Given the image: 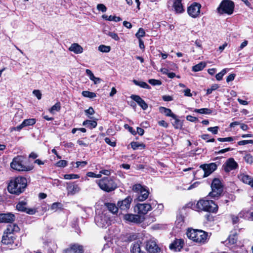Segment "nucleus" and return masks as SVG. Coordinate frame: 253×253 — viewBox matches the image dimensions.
Here are the masks:
<instances>
[{
    "instance_id": "f257e3e1",
    "label": "nucleus",
    "mask_w": 253,
    "mask_h": 253,
    "mask_svg": "<svg viewBox=\"0 0 253 253\" xmlns=\"http://www.w3.org/2000/svg\"><path fill=\"white\" fill-rule=\"evenodd\" d=\"M27 184V180L26 178L18 176L10 181L7 189L11 194L19 195L24 191Z\"/></svg>"
},
{
    "instance_id": "f03ea898",
    "label": "nucleus",
    "mask_w": 253,
    "mask_h": 253,
    "mask_svg": "<svg viewBox=\"0 0 253 253\" xmlns=\"http://www.w3.org/2000/svg\"><path fill=\"white\" fill-rule=\"evenodd\" d=\"M186 235L189 239L200 244L205 243L208 237L207 232L198 229H188Z\"/></svg>"
},
{
    "instance_id": "7ed1b4c3",
    "label": "nucleus",
    "mask_w": 253,
    "mask_h": 253,
    "mask_svg": "<svg viewBox=\"0 0 253 253\" xmlns=\"http://www.w3.org/2000/svg\"><path fill=\"white\" fill-rule=\"evenodd\" d=\"M196 207L198 211H205L216 213L218 211V206L212 201L202 199L198 201Z\"/></svg>"
},
{
    "instance_id": "20e7f679",
    "label": "nucleus",
    "mask_w": 253,
    "mask_h": 253,
    "mask_svg": "<svg viewBox=\"0 0 253 253\" xmlns=\"http://www.w3.org/2000/svg\"><path fill=\"white\" fill-rule=\"evenodd\" d=\"M99 188L106 192H110L115 190L118 186L114 179L110 177H104L96 181Z\"/></svg>"
},
{
    "instance_id": "39448f33",
    "label": "nucleus",
    "mask_w": 253,
    "mask_h": 253,
    "mask_svg": "<svg viewBox=\"0 0 253 253\" xmlns=\"http://www.w3.org/2000/svg\"><path fill=\"white\" fill-rule=\"evenodd\" d=\"M24 158L22 156H17L14 158L10 163L11 168L19 171H28L33 169V167L26 166L24 164Z\"/></svg>"
},
{
    "instance_id": "423d86ee",
    "label": "nucleus",
    "mask_w": 253,
    "mask_h": 253,
    "mask_svg": "<svg viewBox=\"0 0 253 253\" xmlns=\"http://www.w3.org/2000/svg\"><path fill=\"white\" fill-rule=\"evenodd\" d=\"M234 8V3L230 0H223L217 8L218 13L220 14H227L231 15L233 13Z\"/></svg>"
},
{
    "instance_id": "0eeeda50",
    "label": "nucleus",
    "mask_w": 253,
    "mask_h": 253,
    "mask_svg": "<svg viewBox=\"0 0 253 253\" xmlns=\"http://www.w3.org/2000/svg\"><path fill=\"white\" fill-rule=\"evenodd\" d=\"M211 188L212 191L209 193V195L212 198H215L220 196L223 191V188L219 179L214 178L211 183Z\"/></svg>"
},
{
    "instance_id": "6e6552de",
    "label": "nucleus",
    "mask_w": 253,
    "mask_h": 253,
    "mask_svg": "<svg viewBox=\"0 0 253 253\" xmlns=\"http://www.w3.org/2000/svg\"><path fill=\"white\" fill-rule=\"evenodd\" d=\"M132 190L134 192L139 194L137 197V199L139 201H145L148 197L149 194L148 190L140 184H135L133 186Z\"/></svg>"
},
{
    "instance_id": "1a4fd4ad",
    "label": "nucleus",
    "mask_w": 253,
    "mask_h": 253,
    "mask_svg": "<svg viewBox=\"0 0 253 253\" xmlns=\"http://www.w3.org/2000/svg\"><path fill=\"white\" fill-rule=\"evenodd\" d=\"M201 7L200 3L194 2L188 7L187 12L191 17L196 18L200 14Z\"/></svg>"
},
{
    "instance_id": "9d476101",
    "label": "nucleus",
    "mask_w": 253,
    "mask_h": 253,
    "mask_svg": "<svg viewBox=\"0 0 253 253\" xmlns=\"http://www.w3.org/2000/svg\"><path fill=\"white\" fill-rule=\"evenodd\" d=\"M204 171V177H206L209 176L217 169V165L214 163H211L208 164H203L200 166Z\"/></svg>"
},
{
    "instance_id": "9b49d317",
    "label": "nucleus",
    "mask_w": 253,
    "mask_h": 253,
    "mask_svg": "<svg viewBox=\"0 0 253 253\" xmlns=\"http://www.w3.org/2000/svg\"><path fill=\"white\" fill-rule=\"evenodd\" d=\"M95 221L97 225L101 228L106 227L110 224L109 218L105 214L96 216Z\"/></svg>"
},
{
    "instance_id": "f8f14e48",
    "label": "nucleus",
    "mask_w": 253,
    "mask_h": 253,
    "mask_svg": "<svg viewBox=\"0 0 253 253\" xmlns=\"http://www.w3.org/2000/svg\"><path fill=\"white\" fill-rule=\"evenodd\" d=\"M238 166V164L235 162L234 159L232 158H230L223 165L222 168L225 171L228 172L231 170L236 169Z\"/></svg>"
},
{
    "instance_id": "ddd939ff",
    "label": "nucleus",
    "mask_w": 253,
    "mask_h": 253,
    "mask_svg": "<svg viewBox=\"0 0 253 253\" xmlns=\"http://www.w3.org/2000/svg\"><path fill=\"white\" fill-rule=\"evenodd\" d=\"M27 203L25 201H21L18 203L16 208L19 211L25 212L31 215L34 214L37 212V210L34 208H27Z\"/></svg>"
},
{
    "instance_id": "4468645a",
    "label": "nucleus",
    "mask_w": 253,
    "mask_h": 253,
    "mask_svg": "<svg viewBox=\"0 0 253 253\" xmlns=\"http://www.w3.org/2000/svg\"><path fill=\"white\" fill-rule=\"evenodd\" d=\"M145 247L149 253H158L160 252V248L157 243L152 240H150L146 242Z\"/></svg>"
},
{
    "instance_id": "2eb2a0df",
    "label": "nucleus",
    "mask_w": 253,
    "mask_h": 253,
    "mask_svg": "<svg viewBox=\"0 0 253 253\" xmlns=\"http://www.w3.org/2000/svg\"><path fill=\"white\" fill-rule=\"evenodd\" d=\"M184 244L182 239H175L169 246L171 250L174 252H179L182 249Z\"/></svg>"
},
{
    "instance_id": "dca6fc26",
    "label": "nucleus",
    "mask_w": 253,
    "mask_h": 253,
    "mask_svg": "<svg viewBox=\"0 0 253 253\" xmlns=\"http://www.w3.org/2000/svg\"><path fill=\"white\" fill-rule=\"evenodd\" d=\"M15 239L14 234H10L4 231L2 237L1 242L5 245H11L14 243Z\"/></svg>"
},
{
    "instance_id": "f3484780",
    "label": "nucleus",
    "mask_w": 253,
    "mask_h": 253,
    "mask_svg": "<svg viewBox=\"0 0 253 253\" xmlns=\"http://www.w3.org/2000/svg\"><path fill=\"white\" fill-rule=\"evenodd\" d=\"M135 208L138 213L145 214L152 210V206L150 204L147 203L138 204Z\"/></svg>"
},
{
    "instance_id": "a211bd4d",
    "label": "nucleus",
    "mask_w": 253,
    "mask_h": 253,
    "mask_svg": "<svg viewBox=\"0 0 253 253\" xmlns=\"http://www.w3.org/2000/svg\"><path fill=\"white\" fill-rule=\"evenodd\" d=\"M36 122V120L35 119H28L24 120L23 122L19 126L16 127H13L11 128V131L12 130H17L20 131L22 128L24 127L33 126Z\"/></svg>"
},
{
    "instance_id": "6ab92c4d",
    "label": "nucleus",
    "mask_w": 253,
    "mask_h": 253,
    "mask_svg": "<svg viewBox=\"0 0 253 253\" xmlns=\"http://www.w3.org/2000/svg\"><path fill=\"white\" fill-rule=\"evenodd\" d=\"M131 201V198L128 196L124 200L119 201L117 206L122 210H127L129 208Z\"/></svg>"
},
{
    "instance_id": "aec40b11",
    "label": "nucleus",
    "mask_w": 253,
    "mask_h": 253,
    "mask_svg": "<svg viewBox=\"0 0 253 253\" xmlns=\"http://www.w3.org/2000/svg\"><path fill=\"white\" fill-rule=\"evenodd\" d=\"M64 253H83L82 246L78 244L70 245L64 251Z\"/></svg>"
},
{
    "instance_id": "412c9836",
    "label": "nucleus",
    "mask_w": 253,
    "mask_h": 253,
    "mask_svg": "<svg viewBox=\"0 0 253 253\" xmlns=\"http://www.w3.org/2000/svg\"><path fill=\"white\" fill-rule=\"evenodd\" d=\"M15 215L11 213H0V223H9L14 221Z\"/></svg>"
},
{
    "instance_id": "4be33fe9",
    "label": "nucleus",
    "mask_w": 253,
    "mask_h": 253,
    "mask_svg": "<svg viewBox=\"0 0 253 253\" xmlns=\"http://www.w3.org/2000/svg\"><path fill=\"white\" fill-rule=\"evenodd\" d=\"M67 190L68 194L74 195L77 193H78L81 189L78 185L74 183H67Z\"/></svg>"
},
{
    "instance_id": "5701e85b",
    "label": "nucleus",
    "mask_w": 253,
    "mask_h": 253,
    "mask_svg": "<svg viewBox=\"0 0 253 253\" xmlns=\"http://www.w3.org/2000/svg\"><path fill=\"white\" fill-rule=\"evenodd\" d=\"M141 242L137 241L134 242L131 246V253H146L141 249Z\"/></svg>"
},
{
    "instance_id": "b1692460",
    "label": "nucleus",
    "mask_w": 253,
    "mask_h": 253,
    "mask_svg": "<svg viewBox=\"0 0 253 253\" xmlns=\"http://www.w3.org/2000/svg\"><path fill=\"white\" fill-rule=\"evenodd\" d=\"M172 7L176 13H181L184 11L182 0H172Z\"/></svg>"
},
{
    "instance_id": "393cba45",
    "label": "nucleus",
    "mask_w": 253,
    "mask_h": 253,
    "mask_svg": "<svg viewBox=\"0 0 253 253\" xmlns=\"http://www.w3.org/2000/svg\"><path fill=\"white\" fill-rule=\"evenodd\" d=\"M130 97L132 99L136 102L143 110H145L147 109L148 105L147 103L139 96L132 95Z\"/></svg>"
},
{
    "instance_id": "a878e982",
    "label": "nucleus",
    "mask_w": 253,
    "mask_h": 253,
    "mask_svg": "<svg viewBox=\"0 0 253 253\" xmlns=\"http://www.w3.org/2000/svg\"><path fill=\"white\" fill-rule=\"evenodd\" d=\"M124 219L128 221L134 223L141 222V218L139 215L132 214H126L124 215Z\"/></svg>"
},
{
    "instance_id": "bb28decb",
    "label": "nucleus",
    "mask_w": 253,
    "mask_h": 253,
    "mask_svg": "<svg viewBox=\"0 0 253 253\" xmlns=\"http://www.w3.org/2000/svg\"><path fill=\"white\" fill-rule=\"evenodd\" d=\"M239 178L244 183L250 185L253 188V178L248 175L242 173L240 174Z\"/></svg>"
},
{
    "instance_id": "cd10ccee",
    "label": "nucleus",
    "mask_w": 253,
    "mask_h": 253,
    "mask_svg": "<svg viewBox=\"0 0 253 253\" xmlns=\"http://www.w3.org/2000/svg\"><path fill=\"white\" fill-rule=\"evenodd\" d=\"M69 50L75 54H81L83 52L84 49L78 43H74L71 45L69 48Z\"/></svg>"
},
{
    "instance_id": "c85d7f7f",
    "label": "nucleus",
    "mask_w": 253,
    "mask_h": 253,
    "mask_svg": "<svg viewBox=\"0 0 253 253\" xmlns=\"http://www.w3.org/2000/svg\"><path fill=\"white\" fill-rule=\"evenodd\" d=\"M159 111L161 113L164 114L167 116L175 118V115L172 112L170 109L164 107H160L159 108Z\"/></svg>"
},
{
    "instance_id": "c756f323",
    "label": "nucleus",
    "mask_w": 253,
    "mask_h": 253,
    "mask_svg": "<svg viewBox=\"0 0 253 253\" xmlns=\"http://www.w3.org/2000/svg\"><path fill=\"white\" fill-rule=\"evenodd\" d=\"M19 230V227L15 224H11L7 226V227L5 231L10 234H14V232H17Z\"/></svg>"
},
{
    "instance_id": "7c9ffc66",
    "label": "nucleus",
    "mask_w": 253,
    "mask_h": 253,
    "mask_svg": "<svg viewBox=\"0 0 253 253\" xmlns=\"http://www.w3.org/2000/svg\"><path fill=\"white\" fill-rule=\"evenodd\" d=\"M85 72L86 74L89 76L90 80L92 81L94 84H97L100 83L101 80L99 78L95 77L91 70L89 69H86Z\"/></svg>"
},
{
    "instance_id": "2f4dec72",
    "label": "nucleus",
    "mask_w": 253,
    "mask_h": 253,
    "mask_svg": "<svg viewBox=\"0 0 253 253\" xmlns=\"http://www.w3.org/2000/svg\"><path fill=\"white\" fill-rule=\"evenodd\" d=\"M83 125L86 126L90 129H92L95 128L97 126V123L95 121L87 120L83 122Z\"/></svg>"
},
{
    "instance_id": "473e14b6",
    "label": "nucleus",
    "mask_w": 253,
    "mask_h": 253,
    "mask_svg": "<svg viewBox=\"0 0 253 253\" xmlns=\"http://www.w3.org/2000/svg\"><path fill=\"white\" fill-rule=\"evenodd\" d=\"M102 17L106 20L110 21H113L115 22H119L122 20V19L120 17H117L115 16H107L105 14H104L102 16Z\"/></svg>"
},
{
    "instance_id": "72a5a7b5",
    "label": "nucleus",
    "mask_w": 253,
    "mask_h": 253,
    "mask_svg": "<svg viewBox=\"0 0 253 253\" xmlns=\"http://www.w3.org/2000/svg\"><path fill=\"white\" fill-rule=\"evenodd\" d=\"M206 66L205 62H201L199 64L193 66L192 71L194 72H198L202 70Z\"/></svg>"
},
{
    "instance_id": "f704fd0d",
    "label": "nucleus",
    "mask_w": 253,
    "mask_h": 253,
    "mask_svg": "<svg viewBox=\"0 0 253 253\" xmlns=\"http://www.w3.org/2000/svg\"><path fill=\"white\" fill-rule=\"evenodd\" d=\"M106 206L107 207L108 210L113 213H116L118 211V207L116 206L115 204L113 203H106Z\"/></svg>"
},
{
    "instance_id": "c9c22d12",
    "label": "nucleus",
    "mask_w": 253,
    "mask_h": 253,
    "mask_svg": "<svg viewBox=\"0 0 253 253\" xmlns=\"http://www.w3.org/2000/svg\"><path fill=\"white\" fill-rule=\"evenodd\" d=\"M131 148L133 150H136L139 148L144 149L145 148V145L143 143H140L138 142H132L131 143Z\"/></svg>"
},
{
    "instance_id": "e433bc0d",
    "label": "nucleus",
    "mask_w": 253,
    "mask_h": 253,
    "mask_svg": "<svg viewBox=\"0 0 253 253\" xmlns=\"http://www.w3.org/2000/svg\"><path fill=\"white\" fill-rule=\"evenodd\" d=\"M133 82L135 85L139 86L142 88H147V89L150 88V86L145 82H138L135 80H133Z\"/></svg>"
},
{
    "instance_id": "4c0bfd02",
    "label": "nucleus",
    "mask_w": 253,
    "mask_h": 253,
    "mask_svg": "<svg viewBox=\"0 0 253 253\" xmlns=\"http://www.w3.org/2000/svg\"><path fill=\"white\" fill-rule=\"evenodd\" d=\"M174 119V122L172 123V125L176 129H181L182 127V123L177 118V116L175 115V118H173Z\"/></svg>"
},
{
    "instance_id": "58836bf2",
    "label": "nucleus",
    "mask_w": 253,
    "mask_h": 253,
    "mask_svg": "<svg viewBox=\"0 0 253 253\" xmlns=\"http://www.w3.org/2000/svg\"><path fill=\"white\" fill-rule=\"evenodd\" d=\"M194 112L202 114H210L211 113L212 111L208 108H201L200 109H195Z\"/></svg>"
},
{
    "instance_id": "ea45409f",
    "label": "nucleus",
    "mask_w": 253,
    "mask_h": 253,
    "mask_svg": "<svg viewBox=\"0 0 253 253\" xmlns=\"http://www.w3.org/2000/svg\"><path fill=\"white\" fill-rule=\"evenodd\" d=\"M83 96L85 97H87L89 98H93L96 96V94L93 92H90L89 91H83L82 93Z\"/></svg>"
},
{
    "instance_id": "a19ab883",
    "label": "nucleus",
    "mask_w": 253,
    "mask_h": 253,
    "mask_svg": "<svg viewBox=\"0 0 253 253\" xmlns=\"http://www.w3.org/2000/svg\"><path fill=\"white\" fill-rule=\"evenodd\" d=\"M61 109L60 103L57 102L49 110V111L52 114H54L55 112H58Z\"/></svg>"
},
{
    "instance_id": "79ce46f5",
    "label": "nucleus",
    "mask_w": 253,
    "mask_h": 253,
    "mask_svg": "<svg viewBox=\"0 0 253 253\" xmlns=\"http://www.w3.org/2000/svg\"><path fill=\"white\" fill-rule=\"evenodd\" d=\"M98 50L102 52L107 53L111 50V47L110 46L102 44L98 46Z\"/></svg>"
},
{
    "instance_id": "37998d69",
    "label": "nucleus",
    "mask_w": 253,
    "mask_h": 253,
    "mask_svg": "<svg viewBox=\"0 0 253 253\" xmlns=\"http://www.w3.org/2000/svg\"><path fill=\"white\" fill-rule=\"evenodd\" d=\"M79 177V175L76 174H66L64 175V178L67 180L77 179Z\"/></svg>"
},
{
    "instance_id": "c03bdc74",
    "label": "nucleus",
    "mask_w": 253,
    "mask_h": 253,
    "mask_svg": "<svg viewBox=\"0 0 253 253\" xmlns=\"http://www.w3.org/2000/svg\"><path fill=\"white\" fill-rule=\"evenodd\" d=\"M62 207V204L59 202H55L52 204L50 207V209L52 211H56L58 209H60Z\"/></svg>"
},
{
    "instance_id": "a18cd8bd",
    "label": "nucleus",
    "mask_w": 253,
    "mask_h": 253,
    "mask_svg": "<svg viewBox=\"0 0 253 253\" xmlns=\"http://www.w3.org/2000/svg\"><path fill=\"white\" fill-rule=\"evenodd\" d=\"M229 243L231 244H234L237 241V237L235 234L230 235L228 238Z\"/></svg>"
},
{
    "instance_id": "49530a36",
    "label": "nucleus",
    "mask_w": 253,
    "mask_h": 253,
    "mask_svg": "<svg viewBox=\"0 0 253 253\" xmlns=\"http://www.w3.org/2000/svg\"><path fill=\"white\" fill-rule=\"evenodd\" d=\"M226 69H223L220 72L217 74L215 76L216 79L217 81H220L222 79L223 76L226 73Z\"/></svg>"
},
{
    "instance_id": "de8ad7c7",
    "label": "nucleus",
    "mask_w": 253,
    "mask_h": 253,
    "mask_svg": "<svg viewBox=\"0 0 253 253\" xmlns=\"http://www.w3.org/2000/svg\"><path fill=\"white\" fill-rule=\"evenodd\" d=\"M145 32L143 29L140 28L139 29L138 31L135 34V36L139 39H141V37H143L145 36Z\"/></svg>"
},
{
    "instance_id": "09e8293b",
    "label": "nucleus",
    "mask_w": 253,
    "mask_h": 253,
    "mask_svg": "<svg viewBox=\"0 0 253 253\" xmlns=\"http://www.w3.org/2000/svg\"><path fill=\"white\" fill-rule=\"evenodd\" d=\"M245 161L249 164L253 163V157L250 154H246L244 157Z\"/></svg>"
},
{
    "instance_id": "8fccbe9b",
    "label": "nucleus",
    "mask_w": 253,
    "mask_h": 253,
    "mask_svg": "<svg viewBox=\"0 0 253 253\" xmlns=\"http://www.w3.org/2000/svg\"><path fill=\"white\" fill-rule=\"evenodd\" d=\"M219 87V86L217 84H212L211 87L207 90V94H210L212 93L214 90H215Z\"/></svg>"
},
{
    "instance_id": "3c124183",
    "label": "nucleus",
    "mask_w": 253,
    "mask_h": 253,
    "mask_svg": "<svg viewBox=\"0 0 253 253\" xmlns=\"http://www.w3.org/2000/svg\"><path fill=\"white\" fill-rule=\"evenodd\" d=\"M148 83L153 85H160L162 84L160 80L155 79H150L148 81Z\"/></svg>"
},
{
    "instance_id": "603ef678",
    "label": "nucleus",
    "mask_w": 253,
    "mask_h": 253,
    "mask_svg": "<svg viewBox=\"0 0 253 253\" xmlns=\"http://www.w3.org/2000/svg\"><path fill=\"white\" fill-rule=\"evenodd\" d=\"M107 35L116 41H118L120 40V38L117 34L114 32H109Z\"/></svg>"
},
{
    "instance_id": "864d4df0",
    "label": "nucleus",
    "mask_w": 253,
    "mask_h": 253,
    "mask_svg": "<svg viewBox=\"0 0 253 253\" xmlns=\"http://www.w3.org/2000/svg\"><path fill=\"white\" fill-rule=\"evenodd\" d=\"M67 165V162L65 160H60L56 164V166L58 167H65Z\"/></svg>"
},
{
    "instance_id": "5fc2aeb1",
    "label": "nucleus",
    "mask_w": 253,
    "mask_h": 253,
    "mask_svg": "<svg viewBox=\"0 0 253 253\" xmlns=\"http://www.w3.org/2000/svg\"><path fill=\"white\" fill-rule=\"evenodd\" d=\"M97 9L99 11H101L103 12L107 10V7L103 4H98L97 5Z\"/></svg>"
},
{
    "instance_id": "6e6d98bb",
    "label": "nucleus",
    "mask_w": 253,
    "mask_h": 253,
    "mask_svg": "<svg viewBox=\"0 0 253 253\" xmlns=\"http://www.w3.org/2000/svg\"><path fill=\"white\" fill-rule=\"evenodd\" d=\"M88 177H94V178H100L101 177V174H96L93 172H88L86 174Z\"/></svg>"
},
{
    "instance_id": "4d7b16f0",
    "label": "nucleus",
    "mask_w": 253,
    "mask_h": 253,
    "mask_svg": "<svg viewBox=\"0 0 253 253\" xmlns=\"http://www.w3.org/2000/svg\"><path fill=\"white\" fill-rule=\"evenodd\" d=\"M218 126L210 127L208 128V130L211 132L213 134H216L218 132Z\"/></svg>"
},
{
    "instance_id": "13d9d810",
    "label": "nucleus",
    "mask_w": 253,
    "mask_h": 253,
    "mask_svg": "<svg viewBox=\"0 0 253 253\" xmlns=\"http://www.w3.org/2000/svg\"><path fill=\"white\" fill-rule=\"evenodd\" d=\"M252 144L253 143V140H241L238 142V144L239 145H245L248 144Z\"/></svg>"
},
{
    "instance_id": "bf43d9fd",
    "label": "nucleus",
    "mask_w": 253,
    "mask_h": 253,
    "mask_svg": "<svg viewBox=\"0 0 253 253\" xmlns=\"http://www.w3.org/2000/svg\"><path fill=\"white\" fill-rule=\"evenodd\" d=\"M33 94L37 97V98L40 100L42 98V93L39 90H34L33 91Z\"/></svg>"
},
{
    "instance_id": "052dcab7",
    "label": "nucleus",
    "mask_w": 253,
    "mask_h": 253,
    "mask_svg": "<svg viewBox=\"0 0 253 253\" xmlns=\"http://www.w3.org/2000/svg\"><path fill=\"white\" fill-rule=\"evenodd\" d=\"M76 164V168H79L80 167H81L82 168H84L87 165V162H86V161L77 162Z\"/></svg>"
},
{
    "instance_id": "680f3d73",
    "label": "nucleus",
    "mask_w": 253,
    "mask_h": 253,
    "mask_svg": "<svg viewBox=\"0 0 253 253\" xmlns=\"http://www.w3.org/2000/svg\"><path fill=\"white\" fill-rule=\"evenodd\" d=\"M217 140L220 142L231 141L233 140V138L232 137H228L225 138H218Z\"/></svg>"
},
{
    "instance_id": "e2e57ef3",
    "label": "nucleus",
    "mask_w": 253,
    "mask_h": 253,
    "mask_svg": "<svg viewBox=\"0 0 253 253\" xmlns=\"http://www.w3.org/2000/svg\"><path fill=\"white\" fill-rule=\"evenodd\" d=\"M105 141L107 144L110 145L111 146L114 147L116 146V142L115 141H111V140L108 137L105 138Z\"/></svg>"
},
{
    "instance_id": "0e129e2a",
    "label": "nucleus",
    "mask_w": 253,
    "mask_h": 253,
    "mask_svg": "<svg viewBox=\"0 0 253 253\" xmlns=\"http://www.w3.org/2000/svg\"><path fill=\"white\" fill-rule=\"evenodd\" d=\"M231 218L232 219V221L233 224H236L239 222V216L231 215Z\"/></svg>"
},
{
    "instance_id": "69168bd1",
    "label": "nucleus",
    "mask_w": 253,
    "mask_h": 253,
    "mask_svg": "<svg viewBox=\"0 0 253 253\" xmlns=\"http://www.w3.org/2000/svg\"><path fill=\"white\" fill-rule=\"evenodd\" d=\"M235 77V75L234 74H230L229 76H227L226 78V82L227 83H229L231 81H232L234 80Z\"/></svg>"
},
{
    "instance_id": "338daca9",
    "label": "nucleus",
    "mask_w": 253,
    "mask_h": 253,
    "mask_svg": "<svg viewBox=\"0 0 253 253\" xmlns=\"http://www.w3.org/2000/svg\"><path fill=\"white\" fill-rule=\"evenodd\" d=\"M124 127L125 128L127 129L130 132H131L132 134H136L135 131L133 130V128L131 126H129L127 124H125L124 125Z\"/></svg>"
},
{
    "instance_id": "774afa93",
    "label": "nucleus",
    "mask_w": 253,
    "mask_h": 253,
    "mask_svg": "<svg viewBox=\"0 0 253 253\" xmlns=\"http://www.w3.org/2000/svg\"><path fill=\"white\" fill-rule=\"evenodd\" d=\"M85 113L86 115H93L94 113V111L92 107H90L88 109L85 110Z\"/></svg>"
}]
</instances>
